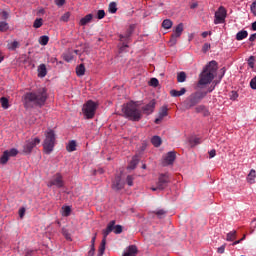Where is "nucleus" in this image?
<instances>
[{"label": "nucleus", "mask_w": 256, "mask_h": 256, "mask_svg": "<svg viewBox=\"0 0 256 256\" xmlns=\"http://www.w3.org/2000/svg\"><path fill=\"white\" fill-rule=\"evenodd\" d=\"M226 17H227V10L225 9V7L220 6L218 10L215 12V19H214L215 25L225 23Z\"/></svg>", "instance_id": "1a4fd4ad"}, {"label": "nucleus", "mask_w": 256, "mask_h": 256, "mask_svg": "<svg viewBox=\"0 0 256 256\" xmlns=\"http://www.w3.org/2000/svg\"><path fill=\"white\" fill-rule=\"evenodd\" d=\"M168 114L169 113L167 106L162 107L159 111L158 118L155 119L154 123H156V125H159V123H161V121H163V119H165Z\"/></svg>", "instance_id": "2eb2a0df"}, {"label": "nucleus", "mask_w": 256, "mask_h": 256, "mask_svg": "<svg viewBox=\"0 0 256 256\" xmlns=\"http://www.w3.org/2000/svg\"><path fill=\"white\" fill-rule=\"evenodd\" d=\"M248 35L249 33L247 32V30H241L236 34V40L243 41V39H247Z\"/></svg>", "instance_id": "6ab92c4d"}, {"label": "nucleus", "mask_w": 256, "mask_h": 256, "mask_svg": "<svg viewBox=\"0 0 256 256\" xmlns=\"http://www.w3.org/2000/svg\"><path fill=\"white\" fill-rule=\"evenodd\" d=\"M2 18H3V19H9V12L3 11V12H2Z\"/></svg>", "instance_id": "e2e57ef3"}, {"label": "nucleus", "mask_w": 256, "mask_h": 256, "mask_svg": "<svg viewBox=\"0 0 256 256\" xmlns=\"http://www.w3.org/2000/svg\"><path fill=\"white\" fill-rule=\"evenodd\" d=\"M237 97H239V94H237V92H235V91H232L230 94L231 101H235V99H237Z\"/></svg>", "instance_id": "603ef678"}, {"label": "nucleus", "mask_w": 256, "mask_h": 256, "mask_svg": "<svg viewBox=\"0 0 256 256\" xmlns=\"http://www.w3.org/2000/svg\"><path fill=\"white\" fill-rule=\"evenodd\" d=\"M9 150L3 152V155L0 158V164L6 165L7 161H9Z\"/></svg>", "instance_id": "b1692460"}, {"label": "nucleus", "mask_w": 256, "mask_h": 256, "mask_svg": "<svg viewBox=\"0 0 256 256\" xmlns=\"http://www.w3.org/2000/svg\"><path fill=\"white\" fill-rule=\"evenodd\" d=\"M19 217L23 219L25 217V208H20L19 209Z\"/></svg>", "instance_id": "13d9d810"}, {"label": "nucleus", "mask_w": 256, "mask_h": 256, "mask_svg": "<svg viewBox=\"0 0 256 256\" xmlns=\"http://www.w3.org/2000/svg\"><path fill=\"white\" fill-rule=\"evenodd\" d=\"M55 3L58 7H63V5H65V0H56Z\"/></svg>", "instance_id": "4d7b16f0"}, {"label": "nucleus", "mask_w": 256, "mask_h": 256, "mask_svg": "<svg viewBox=\"0 0 256 256\" xmlns=\"http://www.w3.org/2000/svg\"><path fill=\"white\" fill-rule=\"evenodd\" d=\"M163 29H171L173 27V21L171 19H165L162 22Z\"/></svg>", "instance_id": "c85d7f7f"}, {"label": "nucleus", "mask_w": 256, "mask_h": 256, "mask_svg": "<svg viewBox=\"0 0 256 256\" xmlns=\"http://www.w3.org/2000/svg\"><path fill=\"white\" fill-rule=\"evenodd\" d=\"M18 47H19V42H17V41H14V42L8 44V49L10 51H15V49H17Z\"/></svg>", "instance_id": "ea45409f"}, {"label": "nucleus", "mask_w": 256, "mask_h": 256, "mask_svg": "<svg viewBox=\"0 0 256 256\" xmlns=\"http://www.w3.org/2000/svg\"><path fill=\"white\" fill-rule=\"evenodd\" d=\"M39 43L40 45H47V43H49V36H41L39 39Z\"/></svg>", "instance_id": "58836bf2"}, {"label": "nucleus", "mask_w": 256, "mask_h": 256, "mask_svg": "<svg viewBox=\"0 0 256 256\" xmlns=\"http://www.w3.org/2000/svg\"><path fill=\"white\" fill-rule=\"evenodd\" d=\"M227 244H223L222 246H220L217 250V253L223 254L225 253V247Z\"/></svg>", "instance_id": "864d4df0"}, {"label": "nucleus", "mask_w": 256, "mask_h": 256, "mask_svg": "<svg viewBox=\"0 0 256 256\" xmlns=\"http://www.w3.org/2000/svg\"><path fill=\"white\" fill-rule=\"evenodd\" d=\"M47 89L38 88L36 91L27 92L24 95L25 109H35V107H43L47 102Z\"/></svg>", "instance_id": "f257e3e1"}, {"label": "nucleus", "mask_w": 256, "mask_h": 256, "mask_svg": "<svg viewBox=\"0 0 256 256\" xmlns=\"http://www.w3.org/2000/svg\"><path fill=\"white\" fill-rule=\"evenodd\" d=\"M189 143L191 147H195V145H200L201 144V138H190Z\"/></svg>", "instance_id": "c9c22d12"}, {"label": "nucleus", "mask_w": 256, "mask_h": 256, "mask_svg": "<svg viewBox=\"0 0 256 256\" xmlns=\"http://www.w3.org/2000/svg\"><path fill=\"white\" fill-rule=\"evenodd\" d=\"M64 59L67 61V63H70V61H73V56L71 54H66Z\"/></svg>", "instance_id": "5fc2aeb1"}, {"label": "nucleus", "mask_w": 256, "mask_h": 256, "mask_svg": "<svg viewBox=\"0 0 256 256\" xmlns=\"http://www.w3.org/2000/svg\"><path fill=\"white\" fill-rule=\"evenodd\" d=\"M155 104V100H151L147 105L142 107V113H144V115H151V113L155 111Z\"/></svg>", "instance_id": "4468645a"}, {"label": "nucleus", "mask_w": 256, "mask_h": 256, "mask_svg": "<svg viewBox=\"0 0 256 256\" xmlns=\"http://www.w3.org/2000/svg\"><path fill=\"white\" fill-rule=\"evenodd\" d=\"M175 159H177V152L170 151L164 157L162 164L164 167H167V165H173V163H175Z\"/></svg>", "instance_id": "ddd939ff"}, {"label": "nucleus", "mask_w": 256, "mask_h": 256, "mask_svg": "<svg viewBox=\"0 0 256 256\" xmlns=\"http://www.w3.org/2000/svg\"><path fill=\"white\" fill-rule=\"evenodd\" d=\"M45 139L43 142L44 151L47 155L53 152L55 148L56 135L55 131L52 129H48L45 133Z\"/></svg>", "instance_id": "39448f33"}, {"label": "nucleus", "mask_w": 256, "mask_h": 256, "mask_svg": "<svg viewBox=\"0 0 256 256\" xmlns=\"http://www.w3.org/2000/svg\"><path fill=\"white\" fill-rule=\"evenodd\" d=\"M217 73V61H210L200 74L199 85H209L214 79Z\"/></svg>", "instance_id": "f03ea898"}, {"label": "nucleus", "mask_w": 256, "mask_h": 256, "mask_svg": "<svg viewBox=\"0 0 256 256\" xmlns=\"http://www.w3.org/2000/svg\"><path fill=\"white\" fill-rule=\"evenodd\" d=\"M158 217H161L163 215H165V210L161 209V210H158L156 212H154Z\"/></svg>", "instance_id": "bf43d9fd"}, {"label": "nucleus", "mask_w": 256, "mask_h": 256, "mask_svg": "<svg viewBox=\"0 0 256 256\" xmlns=\"http://www.w3.org/2000/svg\"><path fill=\"white\" fill-rule=\"evenodd\" d=\"M66 149L69 153H73V151H77V142H75V140H71L66 146Z\"/></svg>", "instance_id": "aec40b11"}, {"label": "nucleus", "mask_w": 256, "mask_h": 256, "mask_svg": "<svg viewBox=\"0 0 256 256\" xmlns=\"http://www.w3.org/2000/svg\"><path fill=\"white\" fill-rule=\"evenodd\" d=\"M131 33V29H129L125 32V34H120V41L122 43H127V41H129V38L131 37Z\"/></svg>", "instance_id": "412c9836"}, {"label": "nucleus", "mask_w": 256, "mask_h": 256, "mask_svg": "<svg viewBox=\"0 0 256 256\" xmlns=\"http://www.w3.org/2000/svg\"><path fill=\"white\" fill-rule=\"evenodd\" d=\"M0 102L3 109H9V99L2 97L0 98Z\"/></svg>", "instance_id": "f704fd0d"}, {"label": "nucleus", "mask_w": 256, "mask_h": 256, "mask_svg": "<svg viewBox=\"0 0 256 256\" xmlns=\"http://www.w3.org/2000/svg\"><path fill=\"white\" fill-rule=\"evenodd\" d=\"M248 65L253 69L255 67V56H250L248 59Z\"/></svg>", "instance_id": "de8ad7c7"}, {"label": "nucleus", "mask_w": 256, "mask_h": 256, "mask_svg": "<svg viewBox=\"0 0 256 256\" xmlns=\"http://www.w3.org/2000/svg\"><path fill=\"white\" fill-rule=\"evenodd\" d=\"M237 239V231L233 230L226 235V241H235Z\"/></svg>", "instance_id": "bb28decb"}, {"label": "nucleus", "mask_w": 256, "mask_h": 256, "mask_svg": "<svg viewBox=\"0 0 256 256\" xmlns=\"http://www.w3.org/2000/svg\"><path fill=\"white\" fill-rule=\"evenodd\" d=\"M39 143H41V139L39 138H34L32 140L26 141L23 146V153H26V155H29V153H31V151H33V149H35V147L39 145Z\"/></svg>", "instance_id": "9d476101"}, {"label": "nucleus", "mask_w": 256, "mask_h": 256, "mask_svg": "<svg viewBox=\"0 0 256 256\" xmlns=\"http://www.w3.org/2000/svg\"><path fill=\"white\" fill-rule=\"evenodd\" d=\"M215 155H217V152L215 151V149H213V150H211V151L209 152V157H210V159H213V157H215Z\"/></svg>", "instance_id": "680f3d73"}, {"label": "nucleus", "mask_w": 256, "mask_h": 256, "mask_svg": "<svg viewBox=\"0 0 256 256\" xmlns=\"http://www.w3.org/2000/svg\"><path fill=\"white\" fill-rule=\"evenodd\" d=\"M185 93H187V90L185 88H181L180 91H177V90L170 91L171 97H181V95H185Z\"/></svg>", "instance_id": "4be33fe9"}, {"label": "nucleus", "mask_w": 256, "mask_h": 256, "mask_svg": "<svg viewBox=\"0 0 256 256\" xmlns=\"http://www.w3.org/2000/svg\"><path fill=\"white\" fill-rule=\"evenodd\" d=\"M62 211L63 217H69V215H71V206L62 207Z\"/></svg>", "instance_id": "72a5a7b5"}, {"label": "nucleus", "mask_w": 256, "mask_h": 256, "mask_svg": "<svg viewBox=\"0 0 256 256\" xmlns=\"http://www.w3.org/2000/svg\"><path fill=\"white\" fill-rule=\"evenodd\" d=\"M186 80H187V74L185 72H179L177 75L178 83H185Z\"/></svg>", "instance_id": "7c9ffc66"}, {"label": "nucleus", "mask_w": 256, "mask_h": 256, "mask_svg": "<svg viewBox=\"0 0 256 256\" xmlns=\"http://www.w3.org/2000/svg\"><path fill=\"white\" fill-rule=\"evenodd\" d=\"M97 173H99V175H103V173H105V170L99 168L98 170L95 171V175H97Z\"/></svg>", "instance_id": "0e129e2a"}, {"label": "nucleus", "mask_w": 256, "mask_h": 256, "mask_svg": "<svg viewBox=\"0 0 256 256\" xmlns=\"http://www.w3.org/2000/svg\"><path fill=\"white\" fill-rule=\"evenodd\" d=\"M196 113H204V115H209V110L205 105H199L195 108Z\"/></svg>", "instance_id": "a878e982"}, {"label": "nucleus", "mask_w": 256, "mask_h": 256, "mask_svg": "<svg viewBox=\"0 0 256 256\" xmlns=\"http://www.w3.org/2000/svg\"><path fill=\"white\" fill-rule=\"evenodd\" d=\"M18 154H19V151L15 148L8 150L9 157H17Z\"/></svg>", "instance_id": "c03bdc74"}, {"label": "nucleus", "mask_w": 256, "mask_h": 256, "mask_svg": "<svg viewBox=\"0 0 256 256\" xmlns=\"http://www.w3.org/2000/svg\"><path fill=\"white\" fill-rule=\"evenodd\" d=\"M53 185L55 187H57L58 189H61V187H63L65 185V183L63 182V176L60 173H57L53 179H51L48 183V187H53Z\"/></svg>", "instance_id": "9b49d317"}, {"label": "nucleus", "mask_w": 256, "mask_h": 256, "mask_svg": "<svg viewBox=\"0 0 256 256\" xmlns=\"http://www.w3.org/2000/svg\"><path fill=\"white\" fill-rule=\"evenodd\" d=\"M69 17H71V14L69 12H66L64 15L61 16L60 20L64 21V23H67V21H69Z\"/></svg>", "instance_id": "49530a36"}, {"label": "nucleus", "mask_w": 256, "mask_h": 256, "mask_svg": "<svg viewBox=\"0 0 256 256\" xmlns=\"http://www.w3.org/2000/svg\"><path fill=\"white\" fill-rule=\"evenodd\" d=\"M82 111L86 119H93L95 117V111H97V104L93 100H89L83 105Z\"/></svg>", "instance_id": "0eeeda50"}, {"label": "nucleus", "mask_w": 256, "mask_h": 256, "mask_svg": "<svg viewBox=\"0 0 256 256\" xmlns=\"http://www.w3.org/2000/svg\"><path fill=\"white\" fill-rule=\"evenodd\" d=\"M25 256H33V250H28Z\"/></svg>", "instance_id": "338daca9"}, {"label": "nucleus", "mask_w": 256, "mask_h": 256, "mask_svg": "<svg viewBox=\"0 0 256 256\" xmlns=\"http://www.w3.org/2000/svg\"><path fill=\"white\" fill-rule=\"evenodd\" d=\"M62 235L65 236V239H67V241H71V234L69 233V230H67V228H62Z\"/></svg>", "instance_id": "79ce46f5"}, {"label": "nucleus", "mask_w": 256, "mask_h": 256, "mask_svg": "<svg viewBox=\"0 0 256 256\" xmlns=\"http://www.w3.org/2000/svg\"><path fill=\"white\" fill-rule=\"evenodd\" d=\"M113 233H115V235H121V233H123V226H121V225L114 226Z\"/></svg>", "instance_id": "37998d69"}, {"label": "nucleus", "mask_w": 256, "mask_h": 256, "mask_svg": "<svg viewBox=\"0 0 256 256\" xmlns=\"http://www.w3.org/2000/svg\"><path fill=\"white\" fill-rule=\"evenodd\" d=\"M76 74L78 77L85 75V64H80L76 67Z\"/></svg>", "instance_id": "5701e85b"}, {"label": "nucleus", "mask_w": 256, "mask_h": 256, "mask_svg": "<svg viewBox=\"0 0 256 256\" xmlns=\"http://www.w3.org/2000/svg\"><path fill=\"white\" fill-rule=\"evenodd\" d=\"M252 31H256V21L252 23Z\"/></svg>", "instance_id": "774afa93"}, {"label": "nucleus", "mask_w": 256, "mask_h": 256, "mask_svg": "<svg viewBox=\"0 0 256 256\" xmlns=\"http://www.w3.org/2000/svg\"><path fill=\"white\" fill-rule=\"evenodd\" d=\"M255 39H256V33L251 34L249 37V41L253 42V41H255Z\"/></svg>", "instance_id": "69168bd1"}, {"label": "nucleus", "mask_w": 256, "mask_h": 256, "mask_svg": "<svg viewBox=\"0 0 256 256\" xmlns=\"http://www.w3.org/2000/svg\"><path fill=\"white\" fill-rule=\"evenodd\" d=\"M122 112L124 113L125 117L130 119V121H141V118L143 117L141 110H139V107L137 104H135V102L124 104L122 106Z\"/></svg>", "instance_id": "7ed1b4c3"}, {"label": "nucleus", "mask_w": 256, "mask_h": 256, "mask_svg": "<svg viewBox=\"0 0 256 256\" xmlns=\"http://www.w3.org/2000/svg\"><path fill=\"white\" fill-rule=\"evenodd\" d=\"M34 29H39L43 27V18H37L33 23Z\"/></svg>", "instance_id": "2f4dec72"}, {"label": "nucleus", "mask_w": 256, "mask_h": 256, "mask_svg": "<svg viewBox=\"0 0 256 256\" xmlns=\"http://www.w3.org/2000/svg\"><path fill=\"white\" fill-rule=\"evenodd\" d=\"M91 21H93V14H87L85 17H83L80 20L79 25H81L82 27H85V25L91 23Z\"/></svg>", "instance_id": "f3484780"}, {"label": "nucleus", "mask_w": 256, "mask_h": 256, "mask_svg": "<svg viewBox=\"0 0 256 256\" xmlns=\"http://www.w3.org/2000/svg\"><path fill=\"white\" fill-rule=\"evenodd\" d=\"M180 36H177V34H172L171 38L169 40V45L170 47H175V45H177V40L179 39Z\"/></svg>", "instance_id": "c756f323"}, {"label": "nucleus", "mask_w": 256, "mask_h": 256, "mask_svg": "<svg viewBox=\"0 0 256 256\" xmlns=\"http://www.w3.org/2000/svg\"><path fill=\"white\" fill-rule=\"evenodd\" d=\"M151 143L152 145H154V147H161V143H163V141L161 140V137L153 136L151 139Z\"/></svg>", "instance_id": "393cba45"}, {"label": "nucleus", "mask_w": 256, "mask_h": 256, "mask_svg": "<svg viewBox=\"0 0 256 256\" xmlns=\"http://www.w3.org/2000/svg\"><path fill=\"white\" fill-rule=\"evenodd\" d=\"M205 97H207V92L205 91L194 92L186 98L183 105L185 109H192V107H195V105H199V102L203 101Z\"/></svg>", "instance_id": "20e7f679"}, {"label": "nucleus", "mask_w": 256, "mask_h": 256, "mask_svg": "<svg viewBox=\"0 0 256 256\" xmlns=\"http://www.w3.org/2000/svg\"><path fill=\"white\" fill-rule=\"evenodd\" d=\"M250 11L256 17V1H254L250 6Z\"/></svg>", "instance_id": "09e8293b"}, {"label": "nucleus", "mask_w": 256, "mask_h": 256, "mask_svg": "<svg viewBox=\"0 0 256 256\" xmlns=\"http://www.w3.org/2000/svg\"><path fill=\"white\" fill-rule=\"evenodd\" d=\"M9 30V24L7 22H0V31L5 33V31Z\"/></svg>", "instance_id": "e433bc0d"}, {"label": "nucleus", "mask_w": 256, "mask_h": 256, "mask_svg": "<svg viewBox=\"0 0 256 256\" xmlns=\"http://www.w3.org/2000/svg\"><path fill=\"white\" fill-rule=\"evenodd\" d=\"M95 255V246H91L90 251L88 252V256H94Z\"/></svg>", "instance_id": "052dcab7"}, {"label": "nucleus", "mask_w": 256, "mask_h": 256, "mask_svg": "<svg viewBox=\"0 0 256 256\" xmlns=\"http://www.w3.org/2000/svg\"><path fill=\"white\" fill-rule=\"evenodd\" d=\"M247 182L250 184V185H253L255 184V179H256V171L255 169H252L250 170L249 174L247 175Z\"/></svg>", "instance_id": "a211bd4d"}, {"label": "nucleus", "mask_w": 256, "mask_h": 256, "mask_svg": "<svg viewBox=\"0 0 256 256\" xmlns=\"http://www.w3.org/2000/svg\"><path fill=\"white\" fill-rule=\"evenodd\" d=\"M129 45H127V42H123L122 46L120 47V53H123L125 49H127Z\"/></svg>", "instance_id": "6e6d98bb"}, {"label": "nucleus", "mask_w": 256, "mask_h": 256, "mask_svg": "<svg viewBox=\"0 0 256 256\" xmlns=\"http://www.w3.org/2000/svg\"><path fill=\"white\" fill-rule=\"evenodd\" d=\"M151 87H159V80L157 78L150 79Z\"/></svg>", "instance_id": "a18cd8bd"}, {"label": "nucleus", "mask_w": 256, "mask_h": 256, "mask_svg": "<svg viewBox=\"0 0 256 256\" xmlns=\"http://www.w3.org/2000/svg\"><path fill=\"white\" fill-rule=\"evenodd\" d=\"M211 49V44L205 43L202 47L203 53H207V51Z\"/></svg>", "instance_id": "3c124183"}, {"label": "nucleus", "mask_w": 256, "mask_h": 256, "mask_svg": "<svg viewBox=\"0 0 256 256\" xmlns=\"http://www.w3.org/2000/svg\"><path fill=\"white\" fill-rule=\"evenodd\" d=\"M138 163H139V159H137L136 156L133 157L129 166H128V169H135V167H137Z\"/></svg>", "instance_id": "473e14b6"}, {"label": "nucleus", "mask_w": 256, "mask_h": 256, "mask_svg": "<svg viewBox=\"0 0 256 256\" xmlns=\"http://www.w3.org/2000/svg\"><path fill=\"white\" fill-rule=\"evenodd\" d=\"M133 181H135V177L133 175H128L126 177V183L129 187H133Z\"/></svg>", "instance_id": "4c0bfd02"}, {"label": "nucleus", "mask_w": 256, "mask_h": 256, "mask_svg": "<svg viewBox=\"0 0 256 256\" xmlns=\"http://www.w3.org/2000/svg\"><path fill=\"white\" fill-rule=\"evenodd\" d=\"M105 17V10H98L97 19H103Z\"/></svg>", "instance_id": "8fccbe9b"}, {"label": "nucleus", "mask_w": 256, "mask_h": 256, "mask_svg": "<svg viewBox=\"0 0 256 256\" xmlns=\"http://www.w3.org/2000/svg\"><path fill=\"white\" fill-rule=\"evenodd\" d=\"M169 183H171L169 175L167 173L160 174L158 177V181L156 182L157 189H159V191H163L164 189H167Z\"/></svg>", "instance_id": "6e6552de"}, {"label": "nucleus", "mask_w": 256, "mask_h": 256, "mask_svg": "<svg viewBox=\"0 0 256 256\" xmlns=\"http://www.w3.org/2000/svg\"><path fill=\"white\" fill-rule=\"evenodd\" d=\"M112 189L113 191H122V189H125V182H123L120 175L115 176L112 181Z\"/></svg>", "instance_id": "f8f14e48"}, {"label": "nucleus", "mask_w": 256, "mask_h": 256, "mask_svg": "<svg viewBox=\"0 0 256 256\" xmlns=\"http://www.w3.org/2000/svg\"><path fill=\"white\" fill-rule=\"evenodd\" d=\"M109 12L110 13H117V3L111 2L109 4Z\"/></svg>", "instance_id": "a19ab883"}, {"label": "nucleus", "mask_w": 256, "mask_h": 256, "mask_svg": "<svg viewBox=\"0 0 256 256\" xmlns=\"http://www.w3.org/2000/svg\"><path fill=\"white\" fill-rule=\"evenodd\" d=\"M115 220H112L108 223L106 229L102 231L103 233V239L101 241L100 247L98 249V255L97 256H103V253H105V245H107V236L110 233H113L115 231Z\"/></svg>", "instance_id": "423d86ee"}, {"label": "nucleus", "mask_w": 256, "mask_h": 256, "mask_svg": "<svg viewBox=\"0 0 256 256\" xmlns=\"http://www.w3.org/2000/svg\"><path fill=\"white\" fill-rule=\"evenodd\" d=\"M182 33H183V23H180L176 26L173 34L177 35V37H181Z\"/></svg>", "instance_id": "cd10ccee"}, {"label": "nucleus", "mask_w": 256, "mask_h": 256, "mask_svg": "<svg viewBox=\"0 0 256 256\" xmlns=\"http://www.w3.org/2000/svg\"><path fill=\"white\" fill-rule=\"evenodd\" d=\"M38 77L43 79V77L47 76V66L45 64H40L37 69Z\"/></svg>", "instance_id": "dca6fc26"}]
</instances>
